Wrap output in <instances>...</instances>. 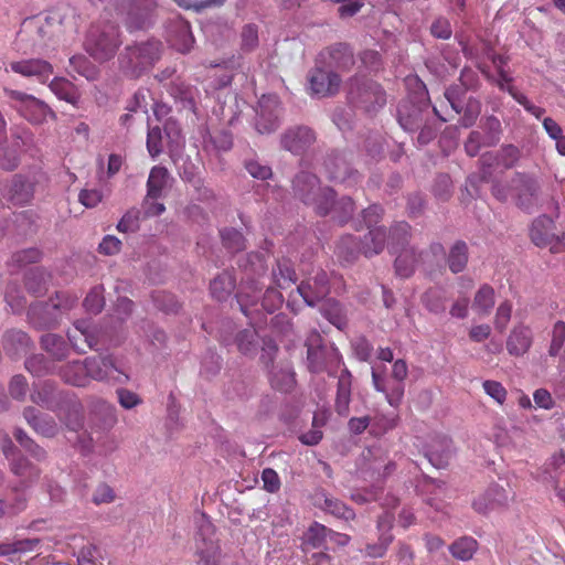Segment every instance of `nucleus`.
<instances>
[{
    "label": "nucleus",
    "instance_id": "54",
    "mask_svg": "<svg viewBox=\"0 0 565 565\" xmlns=\"http://www.w3.org/2000/svg\"><path fill=\"white\" fill-rule=\"evenodd\" d=\"M50 89L63 100L75 104L77 102V95L73 84L65 78H54L50 83Z\"/></svg>",
    "mask_w": 565,
    "mask_h": 565
},
{
    "label": "nucleus",
    "instance_id": "34",
    "mask_svg": "<svg viewBox=\"0 0 565 565\" xmlns=\"http://www.w3.org/2000/svg\"><path fill=\"white\" fill-rule=\"evenodd\" d=\"M262 290L263 286H259L258 281H256L254 278L247 277V281L242 285L239 291L236 295L241 310L244 315H248L247 306L257 302Z\"/></svg>",
    "mask_w": 565,
    "mask_h": 565
},
{
    "label": "nucleus",
    "instance_id": "62",
    "mask_svg": "<svg viewBox=\"0 0 565 565\" xmlns=\"http://www.w3.org/2000/svg\"><path fill=\"white\" fill-rule=\"evenodd\" d=\"M42 257V253L38 248H26L19 250L12 255V262L21 267L29 264L38 263Z\"/></svg>",
    "mask_w": 565,
    "mask_h": 565
},
{
    "label": "nucleus",
    "instance_id": "23",
    "mask_svg": "<svg viewBox=\"0 0 565 565\" xmlns=\"http://www.w3.org/2000/svg\"><path fill=\"white\" fill-rule=\"evenodd\" d=\"M399 125L406 131H415L424 124L423 109L409 102H403L397 109Z\"/></svg>",
    "mask_w": 565,
    "mask_h": 565
},
{
    "label": "nucleus",
    "instance_id": "15",
    "mask_svg": "<svg viewBox=\"0 0 565 565\" xmlns=\"http://www.w3.org/2000/svg\"><path fill=\"white\" fill-rule=\"evenodd\" d=\"M316 141V135L309 127H296L288 129L281 137L282 147L295 153L301 154Z\"/></svg>",
    "mask_w": 565,
    "mask_h": 565
},
{
    "label": "nucleus",
    "instance_id": "50",
    "mask_svg": "<svg viewBox=\"0 0 565 565\" xmlns=\"http://www.w3.org/2000/svg\"><path fill=\"white\" fill-rule=\"evenodd\" d=\"M423 303L431 313L439 315L446 310V297L440 289L430 288L423 296Z\"/></svg>",
    "mask_w": 565,
    "mask_h": 565
},
{
    "label": "nucleus",
    "instance_id": "6",
    "mask_svg": "<svg viewBox=\"0 0 565 565\" xmlns=\"http://www.w3.org/2000/svg\"><path fill=\"white\" fill-rule=\"evenodd\" d=\"M349 102L367 114L376 113L386 104L384 89L376 82L354 77L349 83Z\"/></svg>",
    "mask_w": 565,
    "mask_h": 565
},
{
    "label": "nucleus",
    "instance_id": "38",
    "mask_svg": "<svg viewBox=\"0 0 565 565\" xmlns=\"http://www.w3.org/2000/svg\"><path fill=\"white\" fill-rule=\"evenodd\" d=\"M41 345L44 351L51 354L55 360H63L68 353V345L65 340L53 333L42 335Z\"/></svg>",
    "mask_w": 565,
    "mask_h": 565
},
{
    "label": "nucleus",
    "instance_id": "64",
    "mask_svg": "<svg viewBox=\"0 0 565 565\" xmlns=\"http://www.w3.org/2000/svg\"><path fill=\"white\" fill-rule=\"evenodd\" d=\"M147 149L152 158L158 157L162 152V135L160 127L149 128L147 135Z\"/></svg>",
    "mask_w": 565,
    "mask_h": 565
},
{
    "label": "nucleus",
    "instance_id": "42",
    "mask_svg": "<svg viewBox=\"0 0 565 565\" xmlns=\"http://www.w3.org/2000/svg\"><path fill=\"white\" fill-rule=\"evenodd\" d=\"M177 31L178 33L175 36L171 39L172 45L181 53L189 52L194 43L190 24L186 21L179 19L177 21Z\"/></svg>",
    "mask_w": 565,
    "mask_h": 565
},
{
    "label": "nucleus",
    "instance_id": "16",
    "mask_svg": "<svg viewBox=\"0 0 565 565\" xmlns=\"http://www.w3.org/2000/svg\"><path fill=\"white\" fill-rule=\"evenodd\" d=\"M511 189L515 192V203L522 210H530L537 191L535 181L527 174L516 172L511 179Z\"/></svg>",
    "mask_w": 565,
    "mask_h": 565
},
{
    "label": "nucleus",
    "instance_id": "36",
    "mask_svg": "<svg viewBox=\"0 0 565 565\" xmlns=\"http://www.w3.org/2000/svg\"><path fill=\"white\" fill-rule=\"evenodd\" d=\"M297 280L295 269L289 259L277 260V266L273 268V281L277 288H288Z\"/></svg>",
    "mask_w": 565,
    "mask_h": 565
},
{
    "label": "nucleus",
    "instance_id": "56",
    "mask_svg": "<svg viewBox=\"0 0 565 565\" xmlns=\"http://www.w3.org/2000/svg\"><path fill=\"white\" fill-rule=\"evenodd\" d=\"M507 92L512 96V98L523 106V108L533 115L536 119H541V117L545 114V109L543 107L534 105L524 94L520 93L513 85H509L507 87Z\"/></svg>",
    "mask_w": 565,
    "mask_h": 565
},
{
    "label": "nucleus",
    "instance_id": "3",
    "mask_svg": "<svg viewBox=\"0 0 565 565\" xmlns=\"http://www.w3.org/2000/svg\"><path fill=\"white\" fill-rule=\"evenodd\" d=\"M63 32L62 20L58 13H51L46 17H33L25 19L22 23L19 36L21 40L31 42L35 47H45Z\"/></svg>",
    "mask_w": 565,
    "mask_h": 565
},
{
    "label": "nucleus",
    "instance_id": "21",
    "mask_svg": "<svg viewBox=\"0 0 565 565\" xmlns=\"http://www.w3.org/2000/svg\"><path fill=\"white\" fill-rule=\"evenodd\" d=\"M352 374L342 370L338 379L334 409L339 416L347 417L350 413Z\"/></svg>",
    "mask_w": 565,
    "mask_h": 565
},
{
    "label": "nucleus",
    "instance_id": "57",
    "mask_svg": "<svg viewBox=\"0 0 565 565\" xmlns=\"http://www.w3.org/2000/svg\"><path fill=\"white\" fill-rule=\"evenodd\" d=\"M71 66L87 79H95L97 76L96 66L84 55H74L70 58Z\"/></svg>",
    "mask_w": 565,
    "mask_h": 565
},
{
    "label": "nucleus",
    "instance_id": "48",
    "mask_svg": "<svg viewBox=\"0 0 565 565\" xmlns=\"http://www.w3.org/2000/svg\"><path fill=\"white\" fill-rule=\"evenodd\" d=\"M26 499L18 490L13 489L7 499H0V518L4 514H17L24 510Z\"/></svg>",
    "mask_w": 565,
    "mask_h": 565
},
{
    "label": "nucleus",
    "instance_id": "11",
    "mask_svg": "<svg viewBox=\"0 0 565 565\" xmlns=\"http://www.w3.org/2000/svg\"><path fill=\"white\" fill-rule=\"evenodd\" d=\"M297 292L308 306H316L330 292L328 274L322 269L318 270L315 276L301 281L297 287Z\"/></svg>",
    "mask_w": 565,
    "mask_h": 565
},
{
    "label": "nucleus",
    "instance_id": "18",
    "mask_svg": "<svg viewBox=\"0 0 565 565\" xmlns=\"http://www.w3.org/2000/svg\"><path fill=\"white\" fill-rule=\"evenodd\" d=\"M508 493L499 484L490 486L484 493L475 499L473 509L481 514H487L490 511L505 507L508 504Z\"/></svg>",
    "mask_w": 565,
    "mask_h": 565
},
{
    "label": "nucleus",
    "instance_id": "12",
    "mask_svg": "<svg viewBox=\"0 0 565 565\" xmlns=\"http://www.w3.org/2000/svg\"><path fill=\"white\" fill-rule=\"evenodd\" d=\"M554 221L547 215L539 216L531 226L530 236L539 247H550L552 253L561 250V242L554 233Z\"/></svg>",
    "mask_w": 565,
    "mask_h": 565
},
{
    "label": "nucleus",
    "instance_id": "40",
    "mask_svg": "<svg viewBox=\"0 0 565 565\" xmlns=\"http://www.w3.org/2000/svg\"><path fill=\"white\" fill-rule=\"evenodd\" d=\"M494 306V289L488 284H483L475 295L472 307L482 316L489 315Z\"/></svg>",
    "mask_w": 565,
    "mask_h": 565
},
{
    "label": "nucleus",
    "instance_id": "9",
    "mask_svg": "<svg viewBox=\"0 0 565 565\" xmlns=\"http://www.w3.org/2000/svg\"><path fill=\"white\" fill-rule=\"evenodd\" d=\"M395 516L393 512L385 511L383 512L376 521V529L379 532V537L376 543H369L365 545L364 554L371 558H381L383 557L388 546L394 541V535L392 534L393 523Z\"/></svg>",
    "mask_w": 565,
    "mask_h": 565
},
{
    "label": "nucleus",
    "instance_id": "7",
    "mask_svg": "<svg viewBox=\"0 0 565 565\" xmlns=\"http://www.w3.org/2000/svg\"><path fill=\"white\" fill-rule=\"evenodd\" d=\"M7 95L15 100V105L19 114L33 125H41L47 120V118L55 119V113L45 104L43 100L38 99L33 95L20 90H6Z\"/></svg>",
    "mask_w": 565,
    "mask_h": 565
},
{
    "label": "nucleus",
    "instance_id": "59",
    "mask_svg": "<svg viewBox=\"0 0 565 565\" xmlns=\"http://www.w3.org/2000/svg\"><path fill=\"white\" fill-rule=\"evenodd\" d=\"M512 315V303L509 300L502 301L497 308L495 317H494V327L499 332H503L510 320Z\"/></svg>",
    "mask_w": 565,
    "mask_h": 565
},
{
    "label": "nucleus",
    "instance_id": "58",
    "mask_svg": "<svg viewBox=\"0 0 565 565\" xmlns=\"http://www.w3.org/2000/svg\"><path fill=\"white\" fill-rule=\"evenodd\" d=\"M45 274L36 268L28 273L25 277V287L33 295H41L45 290Z\"/></svg>",
    "mask_w": 565,
    "mask_h": 565
},
{
    "label": "nucleus",
    "instance_id": "44",
    "mask_svg": "<svg viewBox=\"0 0 565 565\" xmlns=\"http://www.w3.org/2000/svg\"><path fill=\"white\" fill-rule=\"evenodd\" d=\"M330 529L318 522L312 523L303 535V545L311 548L324 546L329 539Z\"/></svg>",
    "mask_w": 565,
    "mask_h": 565
},
{
    "label": "nucleus",
    "instance_id": "52",
    "mask_svg": "<svg viewBox=\"0 0 565 565\" xmlns=\"http://www.w3.org/2000/svg\"><path fill=\"white\" fill-rule=\"evenodd\" d=\"M371 429L369 430L373 436H382L388 430L394 429L398 424V416H387L384 414H375L371 416Z\"/></svg>",
    "mask_w": 565,
    "mask_h": 565
},
{
    "label": "nucleus",
    "instance_id": "1",
    "mask_svg": "<svg viewBox=\"0 0 565 565\" xmlns=\"http://www.w3.org/2000/svg\"><path fill=\"white\" fill-rule=\"evenodd\" d=\"M122 41L117 24L113 22H98L90 26L86 40L85 51L97 62L111 60Z\"/></svg>",
    "mask_w": 565,
    "mask_h": 565
},
{
    "label": "nucleus",
    "instance_id": "31",
    "mask_svg": "<svg viewBox=\"0 0 565 565\" xmlns=\"http://www.w3.org/2000/svg\"><path fill=\"white\" fill-rule=\"evenodd\" d=\"M236 287L235 276L224 270L217 275L210 284V291L213 298L218 301H225L233 294Z\"/></svg>",
    "mask_w": 565,
    "mask_h": 565
},
{
    "label": "nucleus",
    "instance_id": "63",
    "mask_svg": "<svg viewBox=\"0 0 565 565\" xmlns=\"http://www.w3.org/2000/svg\"><path fill=\"white\" fill-rule=\"evenodd\" d=\"M246 275L254 274L257 276L266 273L267 266L262 253H250L247 256V263L244 265Z\"/></svg>",
    "mask_w": 565,
    "mask_h": 565
},
{
    "label": "nucleus",
    "instance_id": "55",
    "mask_svg": "<svg viewBox=\"0 0 565 565\" xmlns=\"http://www.w3.org/2000/svg\"><path fill=\"white\" fill-rule=\"evenodd\" d=\"M221 238L223 246L232 253H236L245 248V238L243 234L235 228L222 230Z\"/></svg>",
    "mask_w": 565,
    "mask_h": 565
},
{
    "label": "nucleus",
    "instance_id": "19",
    "mask_svg": "<svg viewBox=\"0 0 565 565\" xmlns=\"http://www.w3.org/2000/svg\"><path fill=\"white\" fill-rule=\"evenodd\" d=\"M212 532L211 525L202 526L195 539L199 563L203 565H214L218 556L220 547L211 536Z\"/></svg>",
    "mask_w": 565,
    "mask_h": 565
},
{
    "label": "nucleus",
    "instance_id": "53",
    "mask_svg": "<svg viewBox=\"0 0 565 565\" xmlns=\"http://www.w3.org/2000/svg\"><path fill=\"white\" fill-rule=\"evenodd\" d=\"M521 151L514 145H503L494 156L498 166L505 169L513 168L520 160Z\"/></svg>",
    "mask_w": 565,
    "mask_h": 565
},
{
    "label": "nucleus",
    "instance_id": "17",
    "mask_svg": "<svg viewBox=\"0 0 565 565\" xmlns=\"http://www.w3.org/2000/svg\"><path fill=\"white\" fill-rule=\"evenodd\" d=\"M312 94L326 97L338 93L341 78L337 73L316 68L309 77Z\"/></svg>",
    "mask_w": 565,
    "mask_h": 565
},
{
    "label": "nucleus",
    "instance_id": "61",
    "mask_svg": "<svg viewBox=\"0 0 565 565\" xmlns=\"http://www.w3.org/2000/svg\"><path fill=\"white\" fill-rule=\"evenodd\" d=\"M25 369L35 376L45 375L51 371L50 363L42 354L29 358L25 361Z\"/></svg>",
    "mask_w": 565,
    "mask_h": 565
},
{
    "label": "nucleus",
    "instance_id": "43",
    "mask_svg": "<svg viewBox=\"0 0 565 565\" xmlns=\"http://www.w3.org/2000/svg\"><path fill=\"white\" fill-rule=\"evenodd\" d=\"M418 257L414 248L403 249L395 259V270L399 277L408 278L413 275Z\"/></svg>",
    "mask_w": 565,
    "mask_h": 565
},
{
    "label": "nucleus",
    "instance_id": "24",
    "mask_svg": "<svg viewBox=\"0 0 565 565\" xmlns=\"http://www.w3.org/2000/svg\"><path fill=\"white\" fill-rule=\"evenodd\" d=\"M324 168L330 180L345 182L350 179L353 181L358 179L356 171L351 170L348 161L342 156L328 157L324 161Z\"/></svg>",
    "mask_w": 565,
    "mask_h": 565
},
{
    "label": "nucleus",
    "instance_id": "8",
    "mask_svg": "<svg viewBox=\"0 0 565 565\" xmlns=\"http://www.w3.org/2000/svg\"><path fill=\"white\" fill-rule=\"evenodd\" d=\"M280 103L276 95H263L258 100L256 130L259 134L274 132L279 127Z\"/></svg>",
    "mask_w": 565,
    "mask_h": 565
},
{
    "label": "nucleus",
    "instance_id": "5",
    "mask_svg": "<svg viewBox=\"0 0 565 565\" xmlns=\"http://www.w3.org/2000/svg\"><path fill=\"white\" fill-rule=\"evenodd\" d=\"M93 6L107 4L118 14L125 15L124 22L129 31L147 29L151 24L154 0H88Z\"/></svg>",
    "mask_w": 565,
    "mask_h": 565
},
{
    "label": "nucleus",
    "instance_id": "32",
    "mask_svg": "<svg viewBox=\"0 0 565 565\" xmlns=\"http://www.w3.org/2000/svg\"><path fill=\"white\" fill-rule=\"evenodd\" d=\"M61 377L74 386H85L87 381V367L84 361H73L60 370Z\"/></svg>",
    "mask_w": 565,
    "mask_h": 565
},
{
    "label": "nucleus",
    "instance_id": "41",
    "mask_svg": "<svg viewBox=\"0 0 565 565\" xmlns=\"http://www.w3.org/2000/svg\"><path fill=\"white\" fill-rule=\"evenodd\" d=\"M39 544V539H23L14 542H2L0 543V556L10 557L11 555L31 552L34 551Z\"/></svg>",
    "mask_w": 565,
    "mask_h": 565
},
{
    "label": "nucleus",
    "instance_id": "25",
    "mask_svg": "<svg viewBox=\"0 0 565 565\" xmlns=\"http://www.w3.org/2000/svg\"><path fill=\"white\" fill-rule=\"evenodd\" d=\"M169 178L170 174L166 167L154 166L150 170L147 181V204L149 200H158L163 195V191L168 186Z\"/></svg>",
    "mask_w": 565,
    "mask_h": 565
},
{
    "label": "nucleus",
    "instance_id": "22",
    "mask_svg": "<svg viewBox=\"0 0 565 565\" xmlns=\"http://www.w3.org/2000/svg\"><path fill=\"white\" fill-rule=\"evenodd\" d=\"M452 455V440L446 436L431 440L427 450L428 460L437 468H444L449 463Z\"/></svg>",
    "mask_w": 565,
    "mask_h": 565
},
{
    "label": "nucleus",
    "instance_id": "51",
    "mask_svg": "<svg viewBox=\"0 0 565 565\" xmlns=\"http://www.w3.org/2000/svg\"><path fill=\"white\" fill-rule=\"evenodd\" d=\"M327 349L321 345L308 344V367L312 373H321L326 370Z\"/></svg>",
    "mask_w": 565,
    "mask_h": 565
},
{
    "label": "nucleus",
    "instance_id": "47",
    "mask_svg": "<svg viewBox=\"0 0 565 565\" xmlns=\"http://www.w3.org/2000/svg\"><path fill=\"white\" fill-rule=\"evenodd\" d=\"M11 471L21 478H25L29 481L38 479L40 470L30 463V461L23 456L12 457L10 462Z\"/></svg>",
    "mask_w": 565,
    "mask_h": 565
},
{
    "label": "nucleus",
    "instance_id": "14",
    "mask_svg": "<svg viewBox=\"0 0 565 565\" xmlns=\"http://www.w3.org/2000/svg\"><path fill=\"white\" fill-rule=\"evenodd\" d=\"M12 72L24 77H34L38 82L44 84L53 74V66L45 60L30 58L10 63Z\"/></svg>",
    "mask_w": 565,
    "mask_h": 565
},
{
    "label": "nucleus",
    "instance_id": "46",
    "mask_svg": "<svg viewBox=\"0 0 565 565\" xmlns=\"http://www.w3.org/2000/svg\"><path fill=\"white\" fill-rule=\"evenodd\" d=\"M322 497H323V504L321 505V508L326 512H328L339 519H344L347 521L354 520V518H355L354 511L351 508L347 507L341 500H339L337 498L328 497L324 493H322Z\"/></svg>",
    "mask_w": 565,
    "mask_h": 565
},
{
    "label": "nucleus",
    "instance_id": "45",
    "mask_svg": "<svg viewBox=\"0 0 565 565\" xmlns=\"http://www.w3.org/2000/svg\"><path fill=\"white\" fill-rule=\"evenodd\" d=\"M481 113V103L475 97H463L462 110L459 114L462 116L459 119L460 126L469 128L473 126Z\"/></svg>",
    "mask_w": 565,
    "mask_h": 565
},
{
    "label": "nucleus",
    "instance_id": "10",
    "mask_svg": "<svg viewBox=\"0 0 565 565\" xmlns=\"http://www.w3.org/2000/svg\"><path fill=\"white\" fill-rule=\"evenodd\" d=\"M479 86L478 74L471 68H463L460 73L459 84H454L448 87L444 96L446 102L450 105L451 110L458 114L462 110L463 97L467 90L477 89Z\"/></svg>",
    "mask_w": 565,
    "mask_h": 565
},
{
    "label": "nucleus",
    "instance_id": "33",
    "mask_svg": "<svg viewBox=\"0 0 565 565\" xmlns=\"http://www.w3.org/2000/svg\"><path fill=\"white\" fill-rule=\"evenodd\" d=\"M269 382L274 390L287 393L295 386V374L289 366H273L269 372Z\"/></svg>",
    "mask_w": 565,
    "mask_h": 565
},
{
    "label": "nucleus",
    "instance_id": "26",
    "mask_svg": "<svg viewBox=\"0 0 565 565\" xmlns=\"http://www.w3.org/2000/svg\"><path fill=\"white\" fill-rule=\"evenodd\" d=\"M386 238L385 227L369 228L367 234H365L364 238L360 242L359 250L365 257L379 255L385 247Z\"/></svg>",
    "mask_w": 565,
    "mask_h": 565
},
{
    "label": "nucleus",
    "instance_id": "20",
    "mask_svg": "<svg viewBox=\"0 0 565 565\" xmlns=\"http://www.w3.org/2000/svg\"><path fill=\"white\" fill-rule=\"evenodd\" d=\"M87 367V381H104L116 379L114 373H119L111 356H94L84 360Z\"/></svg>",
    "mask_w": 565,
    "mask_h": 565
},
{
    "label": "nucleus",
    "instance_id": "27",
    "mask_svg": "<svg viewBox=\"0 0 565 565\" xmlns=\"http://www.w3.org/2000/svg\"><path fill=\"white\" fill-rule=\"evenodd\" d=\"M3 350L12 358L28 353L31 347L29 335L21 330H10L6 332L2 341Z\"/></svg>",
    "mask_w": 565,
    "mask_h": 565
},
{
    "label": "nucleus",
    "instance_id": "60",
    "mask_svg": "<svg viewBox=\"0 0 565 565\" xmlns=\"http://www.w3.org/2000/svg\"><path fill=\"white\" fill-rule=\"evenodd\" d=\"M565 341V322L557 321L555 322L552 331V341L550 345L548 353L552 356H556L559 354L561 349Z\"/></svg>",
    "mask_w": 565,
    "mask_h": 565
},
{
    "label": "nucleus",
    "instance_id": "49",
    "mask_svg": "<svg viewBox=\"0 0 565 565\" xmlns=\"http://www.w3.org/2000/svg\"><path fill=\"white\" fill-rule=\"evenodd\" d=\"M477 550V541L472 537H461L455 541L450 546L449 551L455 558L460 561H468L472 558Z\"/></svg>",
    "mask_w": 565,
    "mask_h": 565
},
{
    "label": "nucleus",
    "instance_id": "30",
    "mask_svg": "<svg viewBox=\"0 0 565 565\" xmlns=\"http://www.w3.org/2000/svg\"><path fill=\"white\" fill-rule=\"evenodd\" d=\"M28 424L40 435L53 437L57 433V425L54 419L43 417L34 407H26L23 412Z\"/></svg>",
    "mask_w": 565,
    "mask_h": 565
},
{
    "label": "nucleus",
    "instance_id": "2",
    "mask_svg": "<svg viewBox=\"0 0 565 565\" xmlns=\"http://www.w3.org/2000/svg\"><path fill=\"white\" fill-rule=\"evenodd\" d=\"M160 54L161 43L159 41L128 45L118 57L119 67L126 76L136 78L152 67L160 58Z\"/></svg>",
    "mask_w": 565,
    "mask_h": 565
},
{
    "label": "nucleus",
    "instance_id": "4",
    "mask_svg": "<svg viewBox=\"0 0 565 565\" xmlns=\"http://www.w3.org/2000/svg\"><path fill=\"white\" fill-rule=\"evenodd\" d=\"M294 192L305 204L312 205L320 215H327L333 201V190L321 188L319 179L309 172H300L294 180Z\"/></svg>",
    "mask_w": 565,
    "mask_h": 565
},
{
    "label": "nucleus",
    "instance_id": "39",
    "mask_svg": "<svg viewBox=\"0 0 565 565\" xmlns=\"http://www.w3.org/2000/svg\"><path fill=\"white\" fill-rule=\"evenodd\" d=\"M447 263L451 273L463 271L468 263V246L465 242L458 241L452 245Z\"/></svg>",
    "mask_w": 565,
    "mask_h": 565
},
{
    "label": "nucleus",
    "instance_id": "28",
    "mask_svg": "<svg viewBox=\"0 0 565 565\" xmlns=\"http://www.w3.org/2000/svg\"><path fill=\"white\" fill-rule=\"evenodd\" d=\"M68 341L78 352H85V348L93 349L97 344L95 335L89 331L86 321H77L74 329L67 333Z\"/></svg>",
    "mask_w": 565,
    "mask_h": 565
},
{
    "label": "nucleus",
    "instance_id": "29",
    "mask_svg": "<svg viewBox=\"0 0 565 565\" xmlns=\"http://www.w3.org/2000/svg\"><path fill=\"white\" fill-rule=\"evenodd\" d=\"M532 344L531 330L524 326L514 327L507 340V349L511 355H522Z\"/></svg>",
    "mask_w": 565,
    "mask_h": 565
},
{
    "label": "nucleus",
    "instance_id": "35",
    "mask_svg": "<svg viewBox=\"0 0 565 565\" xmlns=\"http://www.w3.org/2000/svg\"><path fill=\"white\" fill-rule=\"evenodd\" d=\"M330 57L329 64L338 68H349L354 64L353 53L349 45L337 43L326 50Z\"/></svg>",
    "mask_w": 565,
    "mask_h": 565
},
{
    "label": "nucleus",
    "instance_id": "13",
    "mask_svg": "<svg viewBox=\"0 0 565 565\" xmlns=\"http://www.w3.org/2000/svg\"><path fill=\"white\" fill-rule=\"evenodd\" d=\"M35 183L21 174H15L10 184L2 191V198L13 205H25L30 203L34 196Z\"/></svg>",
    "mask_w": 565,
    "mask_h": 565
},
{
    "label": "nucleus",
    "instance_id": "37",
    "mask_svg": "<svg viewBox=\"0 0 565 565\" xmlns=\"http://www.w3.org/2000/svg\"><path fill=\"white\" fill-rule=\"evenodd\" d=\"M411 237V225L406 222L396 223L390 231L388 248L392 254L398 252V249H407Z\"/></svg>",
    "mask_w": 565,
    "mask_h": 565
}]
</instances>
